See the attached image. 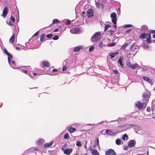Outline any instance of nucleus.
I'll return each instance as SVG.
<instances>
[{
  "label": "nucleus",
  "instance_id": "obj_24",
  "mask_svg": "<svg viewBox=\"0 0 155 155\" xmlns=\"http://www.w3.org/2000/svg\"><path fill=\"white\" fill-rule=\"evenodd\" d=\"M118 63L122 67H123V64L122 62V60L121 59V58L120 57L118 61Z\"/></svg>",
  "mask_w": 155,
  "mask_h": 155
},
{
  "label": "nucleus",
  "instance_id": "obj_41",
  "mask_svg": "<svg viewBox=\"0 0 155 155\" xmlns=\"http://www.w3.org/2000/svg\"><path fill=\"white\" fill-rule=\"evenodd\" d=\"M149 33H150H150H151L155 34V30H150L149 31Z\"/></svg>",
  "mask_w": 155,
  "mask_h": 155
},
{
  "label": "nucleus",
  "instance_id": "obj_30",
  "mask_svg": "<svg viewBox=\"0 0 155 155\" xmlns=\"http://www.w3.org/2000/svg\"><path fill=\"white\" fill-rule=\"evenodd\" d=\"M110 26V25H105V28H104V31H106L108 28Z\"/></svg>",
  "mask_w": 155,
  "mask_h": 155
},
{
  "label": "nucleus",
  "instance_id": "obj_11",
  "mask_svg": "<svg viewBox=\"0 0 155 155\" xmlns=\"http://www.w3.org/2000/svg\"><path fill=\"white\" fill-rule=\"evenodd\" d=\"M68 131L71 133H73L76 131V129L75 128L71 127H68Z\"/></svg>",
  "mask_w": 155,
  "mask_h": 155
},
{
  "label": "nucleus",
  "instance_id": "obj_3",
  "mask_svg": "<svg viewBox=\"0 0 155 155\" xmlns=\"http://www.w3.org/2000/svg\"><path fill=\"white\" fill-rule=\"evenodd\" d=\"M89 150L91 151L92 155H100L99 153L96 149H93L91 147L89 148Z\"/></svg>",
  "mask_w": 155,
  "mask_h": 155
},
{
  "label": "nucleus",
  "instance_id": "obj_29",
  "mask_svg": "<svg viewBox=\"0 0 155 155\" xmlns=\"http://www.w3.org/2000/svg\"><path fill=\"white\" fill-rule=\"evenodd\" d=\"M115 142L117 145H119L120 144L121 141L119 139H117L116 140Z\"/></svg>",
  "mask_w": 155,
  "mask_h": 155
},
{
  "label": "nucleus",
  "instance_id": "obj_9",
  "mask_svg": "<svg viewBox=\"0 0 155 155\" xmlns=\"http://www.w3.org/2000/svg\"><path fill=\"white\" fill-rule=\"evenodd\" d=\"M70 31L72 33H73L74 34H76L79 32L80 29L76 27L72 29Z\"/></svg>",
  "mask_w": 155,
  "mask_h": 155
},
{
  "label": "nucleus",
  "instance_id": "obj_47",
  "mask_svg": "<svg viewBox=\"0 0 155 155\" xmlns=\"http://www.w3.org/2000/svg\"><path fill=\"white\" fill-rule=\"evenodd\" d=\"M113 71L115 74H119L118 71L117 70H113Z\"/></svg>",
  "mask_w": 155,
  "mask_h": 155
},
{
  "label": "nucleus",
  "instance_id": "obj_37",
  "mask_svg": "<svg viewBox=\"0 0 155 155\" xmlns=\"http://www.w3.org/2000/svg\"><path fill=\"white\" fill-rule=\"evenodd\" d=\"M4 53L6 54L7 55L9 54V53L8 52V51H7V49L6 48H4Z\"/></svg>",
  "mask_w": 155,
  "mask_h": 155
},
{
  "label": "nucleus",
  "instance_id": "obj_60",
  "mask_svg": "<svg viewBox=\"0 0 155 155\" xmlns=\"http://www.w3.org/2000/svg\"><path fill=\"white\" fill-rule=\"evenodd\" d=\"M104 131V130H102L101 131H100V133L101 134H103V131Z\"/></svg>",
  "mask_w": 155,
  "mask_h": 155
},
{
  "label": "nucleus",
  "instance_id": "obj_1",
  "mask_svg": "<svg viewBox=\"0 0 155 155\" xmlns=\"http://www.w3.org/2000/svg\"><path fill=\"white\" fill-rule=\"evenodd\" d=\"M101 38V33L100 32L95 33L92 36L91 40L92 42L97 41L100 39Z\"/></svg>",
  "mask_w": 155,
  "mask_h": 155
},
{
  "label": "nucleus",
  "instance_id": "obj_43",
  "mask_svg": "<svg viewBox=\"0 0 155 155\" xmlns=\"http://www.w3.org/2000/svg\"><path fill=\"white\" fill-rule=\"evenodd\" d=\"M71 21L70 20H68L66 21L65 24L66 25H68L71 23Z\"/></svg>",
  "mask_w": 155,
  "mask_h": 155
},
{
  "label": "nucleus",
  "instance_id": "obj_35",
  "mask_svg": "<svg viewBox=\"0 0 155 155\" xmlns=\"http://www.w3.org/2000/svg\"><path fill=\"white\" fill-rule=\"evenodd\" d=\"M143 97L144 98H147L148 97V95L147 93H145L143 94Z\"/></svg>",
  "mask_w": 155,
  "mask_h": 155
},
{
  "label": "nucleus",
  "instance_id": "obj_20",
  "mask_svg": "<svg viewBox=\"0 0 155 155\" xmlns=\"http://www.w3.org/2000/svg\"><path fill=\"white\" fill-rule=\"evenodd\" d=\"M118 52H116L115 53H111L110 54V57L111 58H114L116 54H118Z\"/></svg>",
  "mask_w": 155,
  "mask_h": 155
},
{
  "label": "nucleus",
  "instance_id": "obj_38",
  "mask_svg": "<svg viewBox=\"0 0 155 155\" xmlns=\"http://www.w3.org/2000/svg\"><path fill=\"white\" fill-rule=\"evenodd\" d=\"M67 70V68L66 66L64 65L62 68V71H66Z\"/></svg>",
  "mask_w": 155,
  "mask_h": 155
},
{
  "label": "nucleus",
  "instance_id": "obj_40",
  "mask_svg": "<svg viewBox=\"0 0 155 155\" xmlns=\"http://www.w3.org/2000/svg\"><path fill=\"white\" fill-rule=\"evenodd\" d=\"M53 36V34H48L47 35V37L48 38H50L52 37Z\"/></svg>",
  "mask_w": 155,
  "mask_h": 155
},
{
  "label": "nucleus",
  "instance_id": "obj_19",
  "mask_svg": "<svg viewBox=\"0 0 155 155\" xmlns=\"http://www.w3.org/2000/svg\"><path fill=\"white\" fill-rule=\"evenodd\" d=\"M45 35L44 33H43L42 35H41V37H40V41H41L43 42V41H45Z\"/></svg>",
  "mask_w": 155,
  "mask_h": 155
},
{
  "label": "nucleus",
  "instance_id": "obj_26",
  "mask_svg": "<svg viewBox=\"0 0 155 155\" xmlns=\"http://www.w3.org/2000/svg\"><path fill=\"white\" fill-rule=\"evenodd\" d=\"M60 22V21L58 19H54L52 21V23L53 24L56 23H59Z\"/></svg>",
  "mask_w": 155,
  "mask_h": 155
},
{
  "label": "nucleus",
  "instance_id": "obj_15",
  "mask_svg": "<svg viewBox=\"0 0 155 155\" xmlns=\"http://www.w3.org/2000/svg\"><path fill=\"white\" fill-rule=\"evenodd\" d=\"M148 35L147 36L148 37L146 39V41H147V42L148 43L150 44L151 43V34L150 33H148Z\"/></svg>",
  "mask_w": 155,
  "mask_h": 155
},
{
  "label": "nucleus",
  "instance_id": "obj_62",
  "mask_svg": "<svg viewBox=\"0 0 155 155\" xmlns=\"http://www.w3.org/2000/svg\"><path fill=\"white\" fill-rule=\"evenodd\" d=\"M109 131V130H106V133L107 134V133H108V132Z\"/></svg>",
  "mask_w": 155,
  "mask_h": 155
},
{
  "label": "nucleus",
  "instance_id": "obj_31",
  "mask_svg": "<svg viewBox=\"0 0 155 155\" xmlns=\"http://www.w3.org/2000/svg\"><path fill=\"white\" fill-rule=\"evenodd\" d=\"M128 44L127 43H125L122 46L121 48L122 49H125L126 47L127 46Z\"/></svg>",
  "mask_w": 155,
  "mask_h": 155
},
{
  "label": "nucleus",
  "instance_id": "obj_33",
  "mask_svg": "<svg viewBox=\"0 0 155 155\" xmlns=\"http://www.w3.org/2000/svg\"><path fill=\"white\" fill-rule=\"evenodd\" d=\"M104 46V45L103 42L101 41L99 44V46L100 48Z\"/></svg>",
  "mask_w": 155,
  "mask_h": 155
},
{
  "label": "nucleus",
  "instance_id": "obj_2",
  "mask_svg": "<svg viewBox=\"0 0 155 155\" xmlns=\"http://www.w3.org/2000/svg\"><path fill=\"white\" fill-rule=\"evenodd\" d=\"M117 15L115 12H113L110 14V17L112 18V21L113 23L116 25L117 23Z\"/></svg>",
  "mask_w": 155,
  "mask_h": 155
},
{
  "label": "nucleus",
  "instance_id": "obj_58",
  "mask_svg": "<svg viewBox=\"0 0 155 155\" xmlns=\"http://www.w3.org/2000/svg\"><path fill=\"white\" fill-rule=\"evenodd\" d=\"M131 30H126V33H127L128 32H130V31Z\"/></svg>",
  "mask_w": 155,
  "mask_h": 155
},
{
  "label": "nucleus",
  "instance_id": "obj_64",
  "mask_svg": "<svg viewBox=\"0 0 155 155\" xmlns=\"http://www.w3.org/2000/svg\"><path fill=\"white\" fill-rule=\"evenodd\" d=\"M153 37L154 38H155V35H153Z\"/></svg>",
  "mask_w": 155,
  "mask_h": 155
},
{
  "label": "nucleus",
  "instance_id": "obj_14",
  "mask_svg": "<svg viewBox=\"0 0 155 155\" xmlns=\"http://www.w3.org/2000/svg\"><path fill=\"white\" fill-rule=\"evenodd\" d=\"M53 141H50L49 143H46L44 145V147L45 148H47L48 147H50L53 144Z\"/></svg>",
  "mask_w": 155,
  "mask_h": 155
},
{
  "label": "nucleus",
  "instance_id": "obj_32",
  "mask_svg": "<svg viewBox=\"0 0 155 155\" xmlns=\"http://www.w3.org/2000/svg\"><path fill=\"white\" fill-rule=\"evenodd\" d=\"M69 137V135L68 133L66 134L64 136V138L67 139Z\"/></svg>",
  "mask_w": 155,
  "mask_h": 155
},
{
  "label": "nucleus",
  "instance_id": "obj_50",
  "mask_svg": "<svg viewBox=\"0 0 155 155\" xmlns=\"http://www.w3.org/2000/svg\"><path fill=\"white\" fill-rule=\"evenodd\" d=\"M58 71V70L56 69H54L52 70V71L53 72H56Z\"/></svg>",
  "mask_w": 155,
  "mask_h": 155
},
{
  "label": "nucleus",
  "instance_id": "obj_25",
  "mask_svg": "<svg viewBox=\"0 0 155 155\" xmlns=\"http://www.w3.org/2000/svg\"><path fill=\"white\" fill-rule=\"evenodd\" d=\"M148 27L146 25H143L141 27L142 29L146 30L148 29Z\"/></svg>",
  "mask_w": 155,
  "mask_h": 155
},
{
  "label": "nucleus",
  "instance_id": "obj_44",
  "mask_svg": "<svg viewBox=\"0 0 155 155\" xmlns=\"http://www.w3.org/2000/svg\"><path fill=\"white\" fill-rule=\"evenodd\" d=\"M96 143H97V146H99V139H98V138H96Z\"/></svg>",
  "mask_w": 155,
  "mask_h": 155
},
{
  "label": "nucleus",
  "instance_id": "obj_28",
  "mask_svg": "<svg viewBox=\"0 0 155 155\" xmlns=\"http://www.w3.org/2000/svg\"><path fill=\"white\" fill-rule=\"evenodd\" d=\"M116 43L114 42L112 43L108 44L107 45V46L110 47L114 46H115L116 45Z\"/></svg>",
  "mask_w": 155,
  "mask_h": 155
},
{
  "label": "nucleus",
  "instance_id": "obj_63",
  "mask_svg": "<svg viewBox=\"0 0 155 155\" xmlns=\"http://www.w3.org/2000/svg\"><path fill=\"white\" fill-rule=\"evenodd\" d=\"M123 127V126L122 125L120 126H118V127L119 128H121Z\"/></svg>",
  "mask_w": 155,
  "mask_h": 155
},
{
  "label": "nucleus",
  "instance_id": "obj_13",
  "mask_svg": "<svg viewBox=\"0 0 155 155\" xmlns=\"http://www.w3.org/2000/svg\"><path fill=\"white\" fill-rule=\"evenodd\" d=\"M95 5L97 7L99 8H102L103 7V5L102 3H100L98 2H95Z\"/></svg>",
  "mask_w": 155,
  "mask_h": 155
},
{
  "label": "nucleus",
  "instance_id": "obj_53",
  "mask_svg": "<svg viewBox=\"0 0 155 155\" xmlns=\"http://www.w3.org/2000/svg\"><path fill=\"white\" fill-rule=\"evenodd\" d=\"M84 13L85 12H83L81 13V16H82L83 17H84Z\"/></svg>",
  "mask_w": 155,
  "mask_h": 155
},
{
  "label": "nucleus",
  "instance_id": "obj_54",
  "mask_svg": "<svg viewBox=\"0 0 155 155\" xmlns=\"http://www.w3.org/2000/svg\"><path fill=\"white\" fill-rule=\"evenodd\" d=\"M124 130H119V131H117V133H120V132H122L123 131H124Z\"/></svg>",
  "mask_w": 155,
  "mask_h": 155
},
{
  "label": "nucleus",
  "instance_id": "obj_21",
  "mask_svg": "<svg viewBox=\"0 0 155 155\" xmlns=\"http://www.w3.org/2000/svg\"><path fill=\"white\" fill-rule=\"evenodd\" d=\"M143 78L145 81H147L149 83H150L151 82V81H150V79L148 77L143 76Z\"/></svg>",
  "mask_w": 155,
  "mask_h": 155
},
{
  "label": "nucleus",
  "instance_id": "obj_18",
  "mask_svg": "<svg viewBox=\"0 0 155 155\" xmlns=\"http://www.w3.org/2000/svg\"><path fill=\"white\" fill-rule=\"evenodd\" d=\"M135 145L134 142L133 140H131L129 141L128 146L129 147H131L134 146Z\"/></svg>",
  "mask_w": 155,
  "mask_h": 155
},
{
  "label": "nucleus",
  "instance_id": "obj_46",
  "mask_svg": "<svg viewBox=\"0 0 155 155\" xmlns=\"http://www.w3.org/2000/svg\"><path fill=\"white\" fill-rule=\"evenodd\" d=\"M42 141V140L40 139L38 140V144H40Z\"/></svg>",
  "mask_w": 155,
  "mask_h": 155
},
{
  "label": "nucleus",
  "instance_id": "obj_36",
  "mask_svg": "<svg viewBox=\"0 0 155 155\" xmlns=\"http://www.w3.org/2000/svg\"><path fill=\"white\" fill-rule=\"evenodd\" d=\"M76 144V145L78 147L81 146V142L80 141H77Z\"/></svg>",
  "mask_w": 155,
  "mask_h": 155
},
{
  "label": "nucleus",
  "instance_id": "obj_12",
  "mask_svg": "<svg viewBox=\"0 0 155 155\" xmlns=\"http://www.w3.org/2000/svg\"><path fill=\"white\" fill-rule=\"evenodd\" d=\"M148 34L146 33H143L140 34V38L142 39H145L148 35Z\"/></svg>",
  "mask_w": 155,
  "mask_h": 155
},
{
  "label": "nucleus",
  "instance_id": "obj_39",
  "mask_svg": "<svg viewBox=\"0 0 155 155\" xmlns=\"http://www.w3.org/2000/svg\"><path fill=\"white\" fill-rule=\"evenodd\" d=\"M94 47L93 46H91L89 49V51H91L93 50Z\"/></svg>",
  "mask_w": 155,
  "mask_h": 155
},
{
  "label": "nucleus",
  "instance_id": "obj_4",
  "mask_svg": "<svg viewBox=\"0 0 155 155\" xmlns=\"http://www.w3.org/2000/svg\"><path fill=\"white\" fill-rule=\"evenodd\" d=\"M135 106L138 109H142L143 108L144 104L141 102L137 101L136 103Z\"/></svg>",
  "mask_w": 155,
  "mask_h": 155
},
{
  "label": "nucleus",
  "instance_id": "obj_59",
  "mask_svg": "<svg viewBox=\"0 0 155 155\" xmlns=\"http://www.w3.org/2000/svg\"><path fill=\"white\" fill-rule=\"evenodd\" d=\"M58 30V28H56L54 31V32H57Z\"/></svg>",
  "mask_w": 155,
  "mask_h": 155
},
{
  "label": "nucleus",
  "instance_id": "obj_22",
  "mask_svg": "<svg viewBox=\"0 0 155 155\" xmlns=\"http://www.w3.org/2000/svg\"><path fill=\"white\" fill-rule=\"evenodd\" d=\"M138 65L137 64H135L133 65H131V67L130 68L132 69H134L138 67Z\"/></svg>",
  "mask_w": 155,
  "mask_h": 155
},
{
  "label": "nucleus",
  "instance_id": "obj_7",
  "mask_svg": "<svg viewBox=\"0 0 155 155\" xmlns=\"http://www.w3.org/2000/svg\"><path fill=\"white\" fill-rule=\"evenodd\" d=\"M8 9L7 7H5L3 10L2 16L4 18H5L8 13Z\"/></svg>",
  "mask_w": 155,
  "mask_h": 155
},
{
  "label": "nucleus",
  "instance_id": "obj_23",
  "mask_svg": "<svg viewBox=\"0 0 155 155\" xmlns=\"http://www.w3.org/2000/svg\"><path fill=\"white\" fill-rule=\"evenodd\" d=\"M8 61L9 63H10V60L12 58V54H10L9 53V54L8 55Z\"/></svg>",
  "mask_w": 155,
  "mask_h": 155
},
{
  "label": "nucleus",
  "instance_id": "obj_17",
  "mask_svg": "<svg viewBox=\"0 0 155 155\" xmlns=\"http://www.w3.org/2000/svg\"><path fill=\"white\" fill-rule=\"evenodd\" d=\"M82 48V46H78L76 47L74 49V52H77L79 51Z\"/></svg>",
  "mask_w": 155,
  "mask_h": 155
},
{
  "label": "nucleus",
  "instance_id": "obj_51",
  "mask_svg": "<svg viewBox=\"0 0 155 155\" xmlns=\"http://www.w3.org/2000/svg\"><path fill=\"white\" fill-rule=\"evenodd\" d=\"M21 71L22 72L25 73H27L28 72V71L27 70H21Z\"/></svg>",
  "mask_w": 155,
  "mask_h": 155
},
{
  "label": "nucleus",
  "instance_id": "obj_49",
  "mask_svg": "<svg viewBox=\"0 0 155 155\" xmlns=\"http://www.w3.org/2000/svg\"><path fill=\"white\" fill-rule=\"evenodd\" d=\"M147 112H150V108L149 107H148L147 109Z\"/></svg>",
  "mask_w": 155,
  "mask_h": 155
},
{
  "label": "nucleus",
  "instance_id": "obj_5",
  "mask_svg": "<svg viewBox=\"0 0 155 155\" xmlns=\"http://www.w3.org/2000/svg\"><path fill=\"white\" fill-rule=\"evenodd\" d=\"M106 154V155H116V153L114 150L109 149L107 151Z\"/></svg>",
  "mask_w": 155,
  "mask_h": 155
},
{
  "label": "nucleus",
  "instance_id": "obj_27",
  "mask_svg": "<svg viewBox=\"0 0 155 155\" xmlns=\"http://www.w3.org/2000/svg\"><path fill=\"white\" fill-rule=\"evenodd\" d=\"M128 137V136L127 135V134H124L123 135L122 138L123 140H125V138H126L127 139V140Z\"/></svg>",
  "mask_w": 155,
  "mask_h": 155
},
{
  "label": "nucleus",
  "instance_id": "obj_45",
  "mask_svg": "<svg viewBox=\"0 0 155 155\" xmlns=\"http://www.w3.org/2000/svg\"><path fill=\"white\" fill-rule=\"evenodd\" d=\"M127 65L129 68H130V67H131V64H130V63L129 62H128L126 63Z\"/></svg>",
  "mask_w": 155,
  "mask_h": 155
},
{
  "label": "nucleus",
  "instance_id": "obj_8",
  "mask_svg": "<svg viewBox=\"0 0 155 155\" xmlns=\"http://www.w3.org/2000/svg\"><path fill=\"white\" fill-rule=\"evenodd\" d=\"M73 149L72 148H66L64 151V153L66 155H69L72 152Z\"/></svg>",
  "mask_w": 155,
  "mask_h": 155
},
{
  "label": "nucleus",
  "instance_id": "obj_55",
  "mask_svg": "<svg viewBox=\"0 0 155 155\" xmlns=\"http://www.w3.org/2000/svg\"><path fill=\"white\" fill-rule=\"evenodd\" d=\"M132 26V25H126L125 27H131Z\"/></svg>",
  "mask_w": 155,
  "mask_h": 155
},
{
  "label": "nucleus",
  "instance_id": "obj_10",
  "mask_svg": "<svg viewBox=\"0 0 155 155\" xmlns=\"http://www.w3.org/2000/svg\"><path fill=\"white\" fill-rule=\"evenodd\" d=\"M42 65L43 66L46 67H49L50 65L48 62L46 61H44L42 63Z\"/></svg>",
  "mask_w": 155,
  "mask_h": 155
},
{
  "label": "nucleus",
  "instance_id": "obj_6",
  "mask_svg": "<svg viewBox=\"0 0 155 155\" xmlns=\"http://www.w3.org/2000/svg\"><path fill=\"white\" fill-rule=\"evenodd\" d=\"M87 15L88 18L91 17L93 16V10L92 9H89L88 10Z\"/></svg>",
  "mask_w": 155,
  "mask_h": 155
},
{
  "label": "nucleus",
  "instance_id": "obj_52",
  "mask_svg": "<svg viewBox=\"0 0 155 155\" xmlns=\"http://www.w3.org/2000/svg\"><path fill=\"white\" fill-rule=\"evenodd\" d=\"M9 25H13V24L12 22L9 21Z\"/></svg>",
  "mask_w": 155,
  "mask_h": 155
},
{
  "label": "nucleus",
  "instance_id": "obj_16",
  "mask_svg": "<svg viewBox=\"0 0 155 155\" xmlns=\"http://www.w3.org/2000/svg\"><path fill=\"white\" fill-rule=\"evenodd\" d=\"M15 40V36L14 35H12L9 39V41L12 44L14 43Z\"/></svg>",
  "mask_w": 155,
  "mask_h": 155
},
{
  "label": "nucleus",
  "instance_id": "obj_56",
  "mask_svg": "<svg viewBox=\"0 0 155 155\" xmlns=\"http://www.w3.org/2000/svg\"><path fill=\"white\" fill-rule=\"evenodd\" d=\"M11 63H12L13 64H15V62L13 61H11Z\"/></svg>",
  "mask_w": 155,
  "mask_h": 155
},
{
  "label": "nucleus",
  "instance_id": "obj_57",
  "mask_svg": "<svg viewBox=\"0 0 155 155\" xmlns=\"http://www.w3.org/2000/svg\"><path fill=\"white\" fill-rule=\"evenodd\" d=\"M16 49L17 50H19L20 49V47H16Z\"/></svg>",
  "mask_w": 155,
  "mask_h": 155
},
{
  "label": "nucleus",
  "instance_id": "obj_34",
  "mask_svg": "<svg viewBox=\"0 0 155 155\" xmlns=\"http://www.w3.org/2000/svg\"><path fill=\"white\" fill-rule=\"evenodd\" d=\"M59 38V37L57 35H54L53 38V39L54 40H57Z\"/></svg>",
  "mask_w": 155,
  "mask_h": 155
},
{
  "label": "nucleus",
  "instance_id": "obj_42",
  "mask_svg": "<svg viewBox=\"0 0 155 155\" xmlns=\"http://www.w3.org/2000/svg\"><path fill=\"white\" fill-rule=\"evenodd\" d=\"M11 20L13 22H14L15 19L14 17L12 16H11L10 18Z\"/></svg>",
  "mask_w": 155,
  "mask_h": 155
},
{
  "label": "nucleus",
  "instance_id": "obj_48",
  "mask_svg": "<svg viewBox=\"0 0 155 155\" xmlns=\"http://www.w3.org/2000/svg\"><path fill=\"white\" fill-rule=\"evenodd\" d=\"M39 31H38L34 35H33V36H37L38 34Z\"/></svg>",
  "mask_w": 155,
  "mask_h": 155
},
{
  "label": "nucleus",
  "instance_id": "obj_61",
  "mask_svg": "<svg viewBox=\"0 0 155 155\" xmlns=\"http://www.w3.org/2000/svg\"><path fill=\"white\" fill-rule=\"evenodd\" d=\"M34 150H36V151H38V148H35L34 149Z\"/></svg>",
  "mask_w": 155,
  "mask_h": 155
}]
</instances>
